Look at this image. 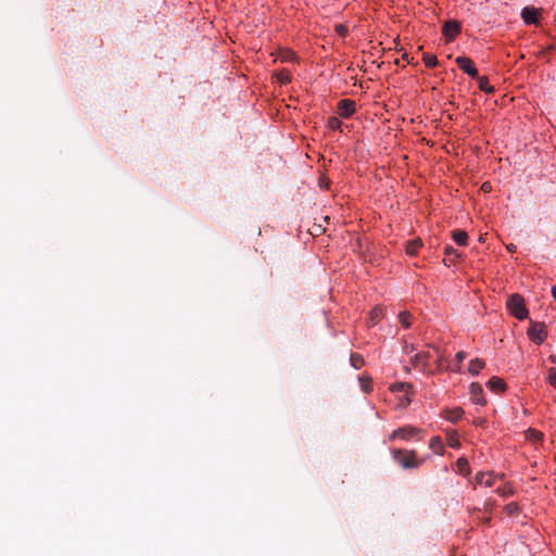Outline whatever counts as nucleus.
I'll list each match as a JSON object with an SVG mask.
<instances>
[{
  "instance_id": "nucleus-22",
  "label": "nucleus",
  "mask_w": 556,
  "mask_h": 556,
  "mask_svg": "<svg viewBox=\"0 0 556 556\" xmlns=\"http://www.w3.org/2000/svg\"><path fill=\"white\" fill-rule=\"evenodd\" d=\"M527 439L531 442H540L543 439V433L541 431H538L535 429H529L527 431Z\"/></svg>"
},
{
  "instance_id": "nucleus-16",
  "label": "nucleus",
  "mask_w": 556,
  "mask_h": 556,
  "mask_svg": "<svg viewBox=\"0 0 556 556\" xmlns=\"http://www.w3.org/2000/svg\"><path fill=\"white\" fill-rule=\"evenodd\" d=\"M484 366H485L484 361H482L480 358H475V359L470 361V363H469L468 372L472 376H476L480 372V370L482 368H484Z\"/></svg>"
},
{
  "instance_id": "nucleus-29",
  "label": "nucleus",
  "mask_w": 556,
  "mask_h": 556,
  "mask_svg": "<svg viewBox=\"0 0 556 556\" xmlns=\"http://www.w3.org/2000/svg\"><path fill=\"white\" fill-rule=\"evenodd\" d=\"M342 123L341 121L338 118V117H329L328 119V127L333 129V130H337L341 127Z\"/></svg>"
},
{
  "instance_id": "nucleus-14",
  "label": "nucleus",
  "mask_w": 556,
  "mask_h": 556,
  "mask_svg": "<svg viewBox=\"0 0 556 556\" xmlns=\"http://www.w3.org/2000/svg\"><path fill=\"white\" fill-rule=\"evenodd\" d=\"M422 247V241L419 238L410 240L406 243V253L408 255H416L418 250Z\"/></svg>"
},
{
  "instance_id": "nucleus-18",
  "label": "nucleus",
  "mask_w": 556,
  "mask_h": 556,
  "mask_svg": "<svg viewBox=\"0 0 556 556\" xmlns=\"http://www.w3.org/2000/svg\"><path fill=\"white\" fill-rule=\"evenodd\" d=\"M413 389V386L408 382H396L390 387L392 392H405L408 393Z\"/></svg>"
},
{
  "instance_id": "nucleus-4",
  "label": "nucleus",
  "mask_w": 556,
  "mask_h": 556,
  "mask_svg": "<svg viewBox=\"0 0 556 556\" xmlns=\"http://www.w3.org/2000/svg\"><path fill=\"white\" fill-rule=\"evenodd\" d=\"M418 432H419V429H417L415 427H412V426L402 427V428L394 430L389 435V440L390 441H393L395 439L408 440L412 437L416 435Z\"/></svg>"
},
{
  "instance_id": "nucleus-15",
  "label": "nucleus",
  "mask_w": 556,
  "mask_h": 556,
  "mask_svg": "<svg viewBox=\"0 0 556 556\" xmlns=\"http://www.w3.org/2000/svg\"><path fill=\"white\" fill-rule=\"evenodd\" d=\"M463 415H464L463 408L455 407L452 409H446L444 416L447 420H450L452 422H456L462 418Z\"/></svg>"
},
{
  "instance_id": "nucleus-26",
  "label": "nucleus",
  "mask_w": 556,
  "mask_h": 556,
  "mask_svg": "<svg viewBox=\"0 0 556 556\" xmlns=\"http://www.w3.org/2000/svg\"><path fill=\"white\" fill-rule=\"evenodd\" d=\"M466 356H467V354L464 351H459V352L456 353L455 357H456L457 364L453 368L454 371H459L460 370V364L466 358Z\"/></svg>"
},
{
  "instance_id": "nucleus-17",
  "label": "nucleus",
  "mask_w": 556,
  "mask_h": 556,
  "mask_svg": "<svg viewBox=\"0 0 556 556\" xmlns=\"http://www.w3.org/2000/svg\"><path fill=\"white\" fill-rule=\"evenodd\" d=\"M452 237H453V240L459 244V245H466L467 244V241H468V236L466 233V231L464 230H454L452 232Z\"/></svg>"
},
{
  "instance_id": "nucleus-3",
  "label": "nucleus",
  "mask_w": 556,
  "mask_h": 556,
  "mask_svg": "<svg viewBox=\"0 0 556 556\" xmlns=\"http://www.w3.org/2000/svg\"><path fill=\"white\" fill-rule=\"evenodd\" d=\"M529 338L536 344H541L546 338L544 325L541 323H531L528 330Z\"/></svg>"
},
{
  "instance_id": "nucleus-5",
  "label": "nucleus",
  "mask_w": 556,
  "mask_h": 556,
  "mask_svg": "<svg viewBox=\"0 0 556 556\" xmlns=\"http://www.w3.org/2000/svg\"><path fill=\"white\" fill-rule=\"evenodd\" d=\"M355 112V102L350 99L340 100L338 103V113L343 118H349Z\"/></svg>"
},
{
  "instance_id": "nucleus-34",
  "label": "nucleus",
  "mask_w": 556,
  "mask_h": 556,
  "mask_svg": "<svg viewBox=\"0 0 556 556\" xmlns=\"http://www.w3.org/2000/svg\"><path fill=\"white\" fill-rule=\"evenodd\" d=\"M481 189H482L484 192H490V191H491V184H490V182H484V184H482Z\"/></svg>"
},
{
  "instance_id": "nucleus-9",
  "label": "nucleus",
  "mask_w": 556,
  "mask_h": 556,
  "mask_svg": "<svg viewBox=\"0 0 556 556\" xmlns=\"http://www.w3.org/2000/svg\"><path fill=\"white\" fill-rule=\"evenodd\" d=\"M539 10L526 7L521 11V17L526 24H535L538 22Z\"/></svg>"
},
{
  "instance_id": "nucleus-39",
  "label": "nucleus",
  "mask_w": 556,
  "mask_h": 556,
  "mask_svg": "<svg viewBox=\"0 0 556 556\" xmlns=\"http://www.w3.org/2000/svg\"><path fill=\"white\" fill-rule=\"evenodd\" d=\"M552 295L556 300V285L552 289Z\"/></svg>"
},
{
  "instance_id": "nucleus-40",
  "label": "nucleus",
  "mask_w": 556,
  "mask_h": 556,
  "mask_svg": "<svg viewBox=\"0 0 556 556\" xmlns=\"http://www.w3.org/2000/svg\"><path fill=\"white\" fill-rule=\"evenodd\" d=\"M497 492H500L502 495H506V491L505 490H497Z\"/></svg>"
},
{
  "instance_id": "nucleus-24",
  "label": "nucleus",
  "mask_w": 556,
  "mask_h": 556,
  "mask_svg": "<svg viewBox=\"0 0 556 556\" xmlns=\"http://www.w3.org/2000/svg\"><path fill=\"white\" fill-rule=\"evenodd\" d=\"M430 447L438 454H441L443 451L442 441L439 437H433L430 440Z\"/></svg>"
},
{
  "instance_id": "nucleus-7",
  "label": "nucleus",
  "mask_w": 556,
  "mask_h": 556,
  "mask_svg": "<svg viewBox=\"0 0 556 556\" xmlns=\"http://www.w3.org/2000/svg\"><path fill=\"white\" fill-rule=\"evenodd\" d=\"M459 30H460V26L455 21H447L443 25V29H442L443 35L445 36V38L447 40L454 39V37L459 33Z\"/></svg>"
},
{
  "instance_id": "nucleus-23",
  "label": "nucleus",
  "mask_w": 556,
  "mask_h": 556,
  "mask_svg": "<svg viewBox=\"0 0 556 556\" xmlns=\"http://www.w3.org/2000/svg\"><path fill=\"white\" fill-rule=\"evenodd\" d=\"M383 316V308L380 306L375 307L370 313V323L375 325L378 323Z\"/></svg>"
},
{
  "instance_id": "nucleus-36",
  "label": "nucleus",
  "mask_w": 556,
  "mask_h": 556,
  "mask_svg": "<svg viewBox=\"0 0 556 556\" xmlns=\"http://www.w3.org/2000/svg\"><path fill=\"white\" fill-rule=\"evenodd\" d=\"M285 54H286V55H285V58H286V59H291V60H293V59L295 58L294 53H293V52H291V51H287Z\"/></svg>"
},
{
  "instance_id": "nucleus-31",
  "label": "nucleus",
  "mask_w": 556,
  "mask_h": 556,
  "mask_svg": "<svg viewBox=\"0 0 556 556\" xmlns=\"http://www.w3.org/2000/svg\"><path fill=\"white\" fill-rule=\"evenodd\" d=\"M505 510L508 515H514L518 511V506L516 503H509L505 506Z\"/></svg>"
},
{
  "instance_id": "nucleus-27",
  "label": "nucleus",
  "mask_w": 556,
  "mask_h": 556,
  "mask_svg": "<svg viewBox=\"0 0 556 556\" xmlns=\"http://www.w3.org/2000/svg\"><path fill=\"white\" fill-rule=\"evenodd\" d=\"M409 317L410 315L407 312H402L399 314V320L405 328H408L410 326Z\"/></svg>"
},
{
  "instance_id": "nucleus-19",
  "label": "nucleus",
  "mask_w": 556,
  "mask_h": 556,
  "mask_svg": "<svg viewBox=\"0 0 556 556\" xmlns=\"http://www.w3.org/2000/svg\"><path fill=\"white\" fill-rule=\"evenodd\" d=\"M273 78L281 85H286L291 81L290 72H274Z\"/></svg>"
},
{
  "instance_id": "nucleus-30",
  "label": "nucleus",
  "mask_w": 556,
  "mask_h": 556,
  "mask_svg": "<svg viewBox=\"0 0 556 556\" xmlns=\"http://www.w3.org/2000/svg\"><path fill=\"white\" fill-rule=\"evenodd\" d=\"M548 382L552 387L556 389V368L548 369Z\"/></svg>"
},
{
  "instance_id": "nucleus-6",
  "label": "nucleus",
  "mask_w": 556,
  "mask_h": 556,
  "mask_svg": "<svg viewBox=\"0 0 556 556\" xmlns=\"http://www.w3.org/2000/svg\"><path fill=\"white\" fill-rule=\"evenodd\" d=\"M470 395H471V400L475 404H478V405L486 404V400L483 396V389L480 383L472 382L470 384Z\"/></svg>"
},
{
  "instance_id": "nucleus-12",
  "label": "nucleus",
  "mask_w": 556,
  "mask_h": 556,
  "mask_svg": "<svg viewBox=\"0 0 556 556\" xmlns=\"http://www.w3.org/2000/svg\"><path fill=\"white\" fill-rule=\"evenodd\" d=\"M455 63L458 66V70L465 71V70H477L475 63L466 58V56H456Z\"/></svg>"
},
{
  "instance_id": "nucleus-8",
  "label": "nucleus",
  "mask_w": 556,
  "mask_h": 556,
  "mask_svg": "<svg viewBox=\"0 0 556 556\" xmlns=\"http://www.w3.org/2000/svg\"><path fill=\"white\" fill-rule=\"evenodd\" d=\"M472 78L477 79L478 87L480 90L491 93L494 90V87L489 84V80L484 76H479V72H467Z\"/></svg>"
},
{
  "instance_id": "nucleus-13",
  "label": "nucleus",
  "mask_w": 556,
  "mask_h": 556,
  "mask_svg": "<svg viewBox=\"0 0 556 556\" xmlns=\"http://www.w3.org/2000/svg\"><path fill=\"white\" fill-rule=\"evenodd\" d=\"M475 480L478 484H484L485 486H491L494 483L492 472H478Z\"/></svg>"
},
{
  "instance_id": "nucleus-11",
  "label": "nucleus",
  "mask_w": 556,
  "mask_h": 556,
  "mask_svg": "<svg viewBox=\"0 0 556 556\" xmlns=\"http://www.w3.org/2000/svg\"><path fill=\"white\" fill-rule=\"evenodd\" d=\"M486 387L494 391V392H504L505 389H506V383L504 382L503 379L494 376L492 378H490V380L486 382Z\"/></svg>"
},
{
  "instance_id": "nucleus-21",
  "label": "nucleus",
  "mask_w": 556,
  "mask_h": 556,
  "mask_svg": "<svg viewBox=\"0 0 556 556\" xmlns=\"http://www.w3.org/2000/svg\"><path fill=\"white\" fill-rule=\"evenodd\" d=\"M444 254L447 257V258H444L445 265H447V262H454V258L459 256L457 251L451 245L445 247Z\"/></svg>"
},
{
  "instance_id": "nucleus-37",
  "label": "nucleus",
  "mask_w": 556,
  "mask_h": 556,
  "mask_svg": "<svg viewBox=\"0 0 556 556\" xmlns=\"http://www.w3.org/2000/svg\"><path fill=\"white\" fill-rule=\"evenodd\" d=\"M405 350H406V352L410 353V352H413L415 350V348H414V345H410V346L406 345Z\"/></svg>"
},
{
  "instance_id": "nucleus-1",
  "label": "nucleus",
  "mask_w": 556,
  "mask_h": 556,
  "mask_svg": "<svg viewBox=\"0 0 556 556\" xmlns=\"http://www.w3.org/2000/svg\"><path fill=\"white\" fill-rule=\"evenodd\" d=\"M393 459L403 469H415L420 466L421 460L417 459L416 452L410 450L393 448L391 451Z\"/></svg>"
},
{
  "instance_id": "nucleus-38",
  "label": "nucleus",
  "mask_w": 556,
  "mask_h": 556,
  "mask_svg": "<svg viewBox=\"0 0 556 556\" xmlns=\"http://www.w3.org/2000/svg\"><path fill=\"white\" fill-rule=\"evenodd\" d=\"M508 251L514 252L516 250V245L509 244L507 245Z\"/></svg>"
},
{
  "instance_id": "nucleus-33",
  "label": "nucleus",
  "mask_w": 556,
  "mask_h": 556,
  "mask_svg": "<svg viewBox=\"0 0 556 556\" xmlns=\"http://www.w3.org/2000/svg\"><path fill=\"white\" fill-rule=\"evenodd\" d=\"M410 397L408 396H405L401 400L400 404L403 406V407H406L409 403H410Z\"/></svg>"
},
{
  "instance_id": "nucleus-32",
  "label": "nucleus",
  "mask_w": 556,
  "mask_h": 556,
  "mask_svg": "<svg viewBox=\"0 0 556 556\" xmlns=\"http://www.w3.org/2000/svg\"><path fill=\"white\" fill-rule=\"evenodd\" d=\"M447 442L451 447L456 448L459 446V440L456 437H450Z\"/></svg>"
},
{
  "instance_id": "nucleus-28",
  "label": "nucleus",
  "mask_w": 556,
  "mask_h": 556,
  "mask_svg": "<svg viewBox=\"0 0 556 556\" xmlns=\"http://www.w3.org/2000/svg\"><path fill=\"white\" fill-rule=\"evenodd\" d=\"M456 464H457L458 470L462 473L468 475L469 471H468V462H467V459L459 458Z\"/></svg>"
},
{
  "instance_id": "nucleus-20",
  "label": "nucleus",
  "mask_w": 556,
  "mask_h": 556,
  "mask_svg": "<svg viewBox=\"0 0 556 556\" xmlns=\"http://www.w3.org/2000/svg\"><path fill=\"white\" fill-rule=\"evenodd\" d=\"M350 363L355 369H359L364 366L365 361L361 354L352 353L350 357Z\"/></svg>"
},
{
  "instance_id": "nucleus-41",
  "label": "nucleus",
  "mask_w": 556,
  "mask_h": 556,
  "mask_svg": "<svg viewBox=\"0 0 556 556\" xmlns=\"http://www.w3.org/2000/svg\"><path fill=\"white\" fill-rule=\"evenodd\" d=\"M359 87H361V88H365V86H364V83H363V81H361V83H359Z\"/></svg>"
},
{
  "instance_id": "nucleus-25",
  "label": "nucleus",
  "mask_w": 556,
  "mask_h": 556,
  "mask_svg": "<svg viewBox=\"0 0 556 556\" xmlns=\"http://www.w3.org/2000/svg\"><path fill=\"white\" fill-rule=\"evenodd\" d=\"M424 61L427 67L443 65L441 62L438 61L437 56L434 55L424 54Z\"/></svg>"
},
{
  "instance_id": "nucleus-2",
  "label": "nucleus",
  "mask_w": 556,
  "mask_h": 556,
  "mask_svg": "<svg viewBox=\"0 0 556 556\" xmlns=\"http://www.w3.org/2000/svg\"><path fill=\"white\" fill-rule=\"evenodd\" d=\"M507 308L510 314L516 318L522 320L528 316V309L525 305V300L521 295L515 293L507 300Z\"/></svg>"
},
{
  "instance_id": "nucleus-10",
  "label": "nucleus",
  "mask_w": 556,
  "mask_h": 556,
  "mask_svg": "<svg viewBox=\"0 0 556 556\" xmlns=\"http://www.w3.org/2000/svg\"><path fill=\"white\" fill-rule=\"evenodd\" d=\"M430 354L428 352H421L414 355L412 363L415 367H419L422 370H426L428 367V359Z\"/></svg>"
},
{
  "instance_id": "nucleus-35",
  "label": "nucleus",
  "mask_w": 556,
  "mask_h": 556,
  "mask_svg": "<svg viewBox=\"0 0 556 556\" xmlns=\"http://www.w3.org/2000/svg\"><path fill=\"white\" fill-rule=\"evenodd\" d=\"M361 381H363V380L361 379ZM369 384H370V380L368 379L366 382H362V388H363L366 392H368V391H369Z\"/></svg>"
}]
</instances>
